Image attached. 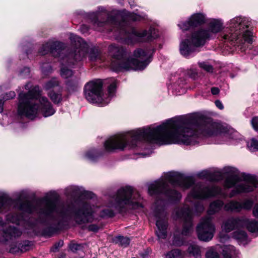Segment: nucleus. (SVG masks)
Returning <instances> with one entry per match:
<instances>
[{
  "instance_id": "9b49d317",
  "label": "nucleus",
  "mask_w": 258,
  "mask_h": 258,
  "mask_svg": "<svg viewBox=\"0 0 258 258\" xmlns=\"http://www.w3.org/2000/svg\"><path fill=\"white\" fill-rule=\"evenodd\" d=\"M225 170L228 176L225 180L224 187L227 188L234 187L229 193V198L240 193L251 191L257 185L258 181L254 175L243 173L239 177L235 173L234 168L228 167Z\"/></svg>"
},
{
  "instance_id": "c03bdc74",
  "label": "nucleus",
  "mask_w": 258,
  "mask_h": 258,
  "mask_svg": "<svg viewBox=\"0 0 258 258\" xmlns=\"http://www.w3.org/2000/svg\"><path fill=\"white\" fill-rule=\"evenodd\" d=\"M5 100L4 97L0 96V112H2L3 111V105Z\"/></svg>"
},
{
  "instance_id": "0eeeda50",
  "label": "nucleus",
  "mask_w": 258,
  "mask_h": 258,
  "mask_svg": "<svg viewBox=\"0 0 258 258\" xmlns=\"http://www.w3.org/2000/svg\"><path fill=\"white\" fill-rule=\"evenodd\" d=\"M119 19L118 16L115 18L108 17L105 22L95 21L94 23L97 26H111L112 28L110 31L114 30L116 33V39L127 44H133L139 41H149L158 37L157 30L153 27H150L148 30H137L133 29L131 33H129L127 31L126 22L124 21L119 22Z\"/></svg>"
},
{
  "instance_id": "b1692460",
  "label": "nucleus",
  "mask_w": 258,
  "mask_h": 258,
  "mask_svg": "<svg viewBox=\"0 0 258 258\" xmlns=\"http://www.w3.org/2000/svg\"><path fill=\"white\" fill-rule=\"evenodd\" d=\"M48 95L54 103H59L62 100V94L60 92L51 91L48 93Z\"/></svg>"
},
{
  "instance_id": "de8ad7c7",
  "label": "nucleus",
  "mask_w": 258,
  "mask_h": 258,
  "mask_svg": "<svg viewBox=\"0 0 258 258\" xmlns=\"http://www.w3.org/2000/svg\"><path fill=\"white\" fill-rule=\"evenodd\" d=\"M211 93L213 95H217L219 93V89L217 87H212L211 88Z\"/></svg>"
},
{
  "instance_id": "2eb2a0df",
  "label": "nucleus",
  "mask_w": 258,
  "mask_h": 258,
  "mask_svg": "<svg viewBox=\"0 0 258 258\" xmlns=\"http://www.w3.org/2000/svg\"><path fill=\"white\" fill-rule=\"evenodd\" d=\"M206 21V17L202 13L194 14L190 16L188 20L185 22H180L178 26L182 31H186L190 28L196 27L204 23Z\"/></svg>"
},
{
  "instance_id": "37998d69",
  "label": "nucleus",
  "mask_w": 258,
  "mask_h": 258,
  "mask_svg": "<svg viewBox=\"0 0 258 258\" xmlns=\"http://www.w3.org/2000/svg\"><path fill=\"white\" fill-rule=\"evenodd\" d=\"M252 214L254 217L258 218V203L254 206Z\"/></svg>"
},
{
  "instance_id": "39448f33",
  "label": "nucleus",
  "mask_w": 258,
  "mask_h": 258,
  "mask_svg": "<svg viewBox=\"0 0 258 258\" xmlns=\"http://www.w3.org/2000/svg\"><path fill=\"white\" fill-rule=\"evenodd\" d=\"M108 53L112 59L111 68L114 71L120 72L131 70H144L151 61V51L138 49L134 52V57H129L122 46L112 44L108 47Z\"/></svg>"
},
{
  "instance_id": "bb28decb",
  "label": "nucleus",
  "mask_w": 258,
  "mask_h": 258,
  "mask_svg": "<svg viewBox=\"0 0 258 258\" xmlns=\"http://www.w3.org/2000/svg\"><path fill=\"white\" fill-rule=\"evenodd\" d=\"M252 200L250 199H245L242 202H240L241 211L242 210H249L253 206Z\"/></svg>"
},
{
  "instance_id": "393cba45",
  "label": "nucleus",
  "mask_w": 258,
  "mask_h": 258,
  "mask_svg": "<svg viewBox=\"0 0 258 258\" xmlns=\"http://www.w3.org/2000/svg\"><path fill=\"white\" fill-rule=\"evenodd\" d=\"M115 242L123 247H126L130 244V240L127 237L118 236L115 238Z\"/></svg>"
},
{
  "instance_id": "aec40b11",
  "label": "nucleus",
  "mask_w": 258,
  "mask_h": 258,
  "mask_svg": "<svg viewBox=\"0 0 258 258\" xmlns=\"http://www.w3.org/2000/svg\"><path fill=\"white\" fill-rule=\"evenodd\" d=\"M222 253L224 258H237L238 252L234 246L226 245L224 247Z\"/></svg>"
},
{
  "instance_id": "a878e982",
  "label": "nucleus",
  "mask_w": 258,
  "mask_h": 258,
  "mask_svg": "<svg viewBox=\"0 0 258 258\" xmlns=\"http://www.w3.org/2000/svg\"><path fill=\"white\" fill-rule=\"evenodd\" d=\"M67 85L68 90L70 92L76 91L80 87L78 79H76L73 82H68Z\"/></svg>"
},
{
  "instance_id": "7c9ffc66",
  "label": "nucleus",
  "mask_w": 258,
  "mask_h": 258,
  "mask_svg": "<svg viewBox=\"0 0 258 258\" xmlns=\"http://www.w3.org/2000/svg\"><path fill=\"white\" fill-rule=\"evenodd\" d=\"M22 219L21 216L17 215L9 214L7 216V221L13 223L19 224L20 220Z\"/></svg>"
},
{
  "instance_id": "473e14b6",
  "label": "nucleus",
  "mask_w": 258,
  "mask_h": 258,
  "mask_svg": "<svg viewBox=\"0 0 258 258\" xmlns=\"http://www.w3.org/2000/svg\"><path fill=\"white\" fill-rule=\"evenodd\" d=\"M89 56L92 61H97L101 59V55L97 50H93L90 52Z\"/></svg>"
},
{
  "instance_id": "412c9836",
  "label": "nucleus",
  "mask_w": 258,
  "mask_h": 258,
  "mask_svg": "<svg viewBox=\"0 0 258 258\" xmlns=\"http://www.w3.org/2000/svg\"><path fill=\"white\" fill-rule=\"evenodd\" d=\"M224 206V203L222 201H215L210 204L208 211V214L209 215H213L219 212Z\"/></svg>"
},
{
  "instance_id": "603ef678",
  "label": "nucleus",
  "mask_w": 258,
  "mask_h": 258,
  "mask_svg": "<svg viewBox=\"0 0 258 258\" xmlns=\"http://www.w3.org/2000/svg\"><path fill=\"white\" fill-rule=\"evenodd\" d=\"M42 71H43V72H45V70H44V67H43L42 68Z\"/></svg>"
},
{
  "instance_id": "20e7f679",
  "label": "nucleus",
  "mask_w": 258,
  "mask_h": 258,
  "mask_svg": "<svg viewBox=\"0 0 258 258\" xmlns=\"http://www.w3.org/2000/svg\"><path fill=\"white\" fill-rule=\"evenodd\" d=\"M70 39L72 45L75 47L74 51L64 55V44L58 42L49 40L44 44L40 53L45 55L50 52L55 56L60 57L62 67L60 75L62 78L67 79L73 75V72L68 69L67 66H71L76 62L81 61L87 52V44L80 37L73 34H70Z\"/></svg>"
},
{
  "instance_id": "a19ab883",
  "label": "nucleus",
  "mask_w": 258,
  "mask_h": 258,
  "mask_svg": "<svg viewBox=\"0 0 258 258\" xmlns=\"http://www.w3.org/2000/svg\"><path fill=\"white\" fill-rule=\"evenodd\" d=\"M183 240H177V238L176 237H174V239L173 241V244L174 245H177V246H180L183 244Z\"/></svg>"
},
{
  "instance_id": "3c124183",
  "label": "nucleus",
  "mask_w": 258,
  "mask_h": 258,
  "mask_svg": "<svg viewBox=\"0 0 258 258\" xmlns=\"http://www.w3.org/2000/svg\"><path fill=\"white\" fill-rule=\"evenodd\" d=\"M46 64V68H47V67L50 68V66H49V64H47H47Z\"/></svg>"
},
{
  "instance_id": "5701e85b",
  "label": "nucleus",
  "mask_w": 258,
  "mask_h": 258,
  "mask_svg": "<svg viewBox=\"0 0 258 258\" xmlns=\"http://www.w3.org/2000/svg\"><path fill=\"white\" fill-rule=\"evenodd\" d=\"M100 156L101 154L95 149L89 150L85 154V158L91 161H96Z\"/></svg>"
},
{
  "instance_id": "58836bf2",
  "label": "nucleus",
  "mask_w": 258,
  "mask_h": 258,
  "mask_svg": "<svg viewBox=\"0 0 258 258\" xmlns=\"http://www.w3.org/2000/svg\"><path fill=\"white\" fill-rule=\"evenodd\" d=\"M251 124L255 130H258V117H253L251 120Z\"/></svg>"
},
{
  "instance_id": "f8f14e48",
  "label": "nucleus",
  "mask_w": 258,
  "mask_h": 258,
  "mask_svg": "<svg viewBox=\"0 0 258 258\" xmlns=\"http://www.w3.org/2000/svg\"><path fill=\"white\" fill-rule=\"evenodd\" d=\"M110 83L108 88V97L104 99L102 92V82L101 80L90 81L85 86L84 93L86 99L90 102L103 106L107 104L110 99L114 94L116 87V81L114 79L108 80Z\"/></svg>"
},
{
  "instance_id": "9d476101",
  "label": "nucleus",
  "mask_w": 258,
  "mask_h": 258,
  "mask_svg": "<svg viewBox=\"0 0 258 258\" xmlns=\"http://www.w3.org/2000/svg\"><path fill=\"white\" fill-rule=\"evenodd\" d=\"M251 22L248 19L243 17H236L228 23L229 27L222 33V37L226 41L237 45L252 42V35L249 27Z\"/></svg>"
},
{
  "instance_id": "6ab92c4d",
  "label": "nucleus",
  "mask_w": 258,
  "mask_h": 258,
  "mask_svg": "<svg viewBox=\"0 0 258 258\" xmlns=\"http://www.w3.org/2000/svg\"><path fill=\"white\" fill-rule=\"evenodd\" d=\"M187 252L190 258H202L201 247L196 243L189 244Z\"/></svg>"
},
{
  "instance_id": "8fccbe9b",
  "label": "nucleus",
  "mask_w": 258,
  "mask_h": 258,
  "mask_svg": "<svg viewBox=\"0 0 258 258\" xmlns=\"http://www.w3.org/2000/svg\"><path fill=\"white\" fill-rule=\"evenodd\" d=\"M131 0H129V4H130L131 6V7H133V5L131 4Z\"/></svg>"
},
{
  "instance_id": "6e6552de",
  "label": "nucleus",
  "mask_w": 258,
  "mask_h": 258,
  "mask_svg": "<svg viewBox=\"0 0 258 258\" xmlns=\"http://www.w3.org/2000/svg\"><path fill=\"white\" fill-rule=\"evenodd\" d=\"M141 198L139 192L131 186H125L118 189L112 198L107 206L99 213L102 217H111L115 212H120L126 207L133 209L142 208Z\"/></svg>"
},
{
  "instance_id": "423d86ee",
  "label": "nucleus",
  "mask_w": 258,
  "mask_h": 258,
  "mask_svg": "<svg viewBox=\"0 0 258 258\" xmlns=\"http://www.w3.org/2000/svg\"><path fill=\"white\" fill-rule=\"evenodd\" d=\"M55 112L48 99L40 95L38 87H35L27 93H22L19 95L18 112L21 116L34 119L39 113H41L44 117H48Z\"/></svg>"
},
{
  "instance_id": "4468645a",
  "label": "nucleus",
  "mask_w": 258,
  "mask_h": 258,
  "mask_svg": "<svg viewBox=\"0 0 258 258\" xmlns=\"http://www.w3.org/2000/svg\"><path fill=\"white\" fill-rule=\"evenodd\" d=\"M196 231L199 239L208 242L213 237L215 232V227L209 217L203 218L197 226Z\"/></svg>"
},
{
  "instance_id": "c85d7f7f",
  "label": "nucleus",
  "mask_w": 258,
  "mask_h": 258,
  "mask_svg": "<svg viewBox=\"0 0 258 258\" xmlns=\"http://www.w3.org/2000/svg\"><path fill=\"white\" fill-rule=\"evenodd\" d=\"M206 258H219V255L214 247L208 248L206 252Z\"/></svg>"
},
{
  "instance_id": "7ed1b4c3",
  "label": "nucleus",
  "mask_w": 258,
  "mask_h": 258,
  "mask_svg": "<svg viewBox=\"0 0 258 258\" xmlns=\"http://www.w3.org/2000/svg\"><path fill=\"white\" fill-rule=\"evenodd\" d=\"M24 194V191L17 193V201H15L6 195L0 193V213L12 208L29 213L36 212L54 221L59 227H62L73 218L79 224L92 222L95 215L99 212V208L92 207L90 200L83 202L78 210H73L70 207L65 208L63 205L58 204L49 194L40 200L34 207L30 202L21 203Z\"/></svg>"
},
{
  "instance_id": "f3484780",
  "label": "nucleus",
  "mask_w": 258,
  "mask_h": 258,
  "mask_svg": "<svg viewBox=\"0 0 258 258\" xmlns=\"http://www.w3.org/2000/svg\"><path fill=\"white\" fill-rule=\"evenodd\" d=\"M66 194L72 197H77L81 195H84L86 198H92L93 194L89 191H84L82 188H80L76 186H70L68 187L66 190Z\"/></svg>"
},
{
  "instance_id": "f704fd0d",
  "label": "nucleus",
  "mask_w": 258,
  "mask_h": 258,
  "mask_svg": "<svg viewBox=\"0 0 258 258\" xmlns=\"http://www.w3.org/2000/svg\"><path fill=\"white\" fill-rule=\"evenodd\" d=\"M199 176L201 178H206L211 181V179H213L212 177V172L209 170H204L202 171L199 174Z\"/></svg>"
},
{
  "instance_id": "e433bc0d",
  "label": "nucleus",
  "mask_w": 258,
  "mask_h": 258,
  "mask_svg": "<svg viewBox=\"0 0 258 258\" xmlns=\"http://www.w3.org/2000/svg\"><path fill=\"white\" fill-rule=\"evenodd\" d=\"M130 20L133 21H139L144 18V16H142L136 14H131L128 17Z\"/></svg>"
},
{
  "instance_id": "09e8293b",
  "label": "nucleus",
  "mask_w": 258,
  "mask_h": 258,
  "mask_svg": "<svg viewBox=\"0 0 258 258\" xmlns=\"http://www.w3.org/2000/svg\"><path fill=\"white\" fill-rule=\"evenodd\" d=\"M141 155H142L143 157H145L147 156V155H149V154L141 153Z\"/></svg>"
},
{
  "instance_id": "79ce46f5",
  "label": "nucleus",
  "mask_w": 258,
  "mask_h": 258,
  "mask_svg": "<svg viewBox=\"0 0 258 258\" xmlns=\"http://www.w3.org/2000/svg\"><path fill=\"white\" fill-rule=\"evenodd\" d=\"M98 229V227L94 224H92L88 226V229L89 231L95 232L97 231Z\"/></svg>"
},
{
  "instance_id": "ea45409f",
  "label": "nucleus",
  "mask_w": 258,
  "mask_h": 258,
  "mask_svg": "<svg viewBox=\"0 0 258 258\" xmlns=\"http://www.w3.org/2000/svg\"><path fill=\"white\" fill-rule=\"evenodd\" d=\"M81 247V245L77 243H72L70 245V248L73 251H75L79 249Z\"/></svg>"
},
{
  "instance_id": "c756f323",
  "label": "nucleus",
  "mask_w": 258,
  "mask_h": 258,
  "mask_svg": "<svg viewBox=\"0 0 258 258\" xmlns=\"http://www.w3.org/2000/svg\"><path fill=\"white\" fill-rule=\"evenodd\" d=\"M59 85V82L57 79L54 78L48 81L44 86V88L46 90H50L55 86Z\"/></svg>"
},
{
  "instance_id": "dca6fc26",
  "label": "nucleus",
  "mask_w": 258,
  "mask_h": 258,
  "mask_svg": "<svg viewBox=\"0 0 258 258\" xmlns=\"http://www.w3.org/2000/svg\"><path fill=\"white\" fill-rule=\"evenodd\" d=\"M7 223H4L0 218V227L2 228L3 236L0 238V242H5L20 236L22 231L18 228L8 226Z\"/></svg>"
},
{
  "instance_id": "4be33fe9",
  "label": "nucleus",
  "mask_w": 258,
  "mask_h": 258,
  "mask_svg": "<svg viewBox=\"0 0 258 258\" xmlns=\"http://www.w3.org/2000/svg\"><path fill=\"white\" fill-rule=\"evenodd\" d=\"M233 237L243 244L246 243L247 239L246 233L240 229H237L233 233Z\"/></svg>"
},
{
  "instance_id": "c9c22d12",
  "label": "nucleus",
  "mask_w": 258,
  "mask_h": 258,
  "mask_svg": "<svg viewBox=\"0 0 258 258\" xmlns=\"http://www.w3.org/2000/svg\"><path fill=\"white\" fill-rule=\"evenodd\" d=\"M212 177L213 179H211V181L219 180L223 178V175L221 172L216 171L212 172Z\"/></svg>"
},
{
  "instance_id": "72a5a7b5",
  "label": "nucleus",
  "mask_w": 258,
  "mask_h": 258,
  "mask_svg": "<svg viewBox=\"0 0 258 258\" xmlns=\"http://www.w3.org/2000/svg\"><path fill=\"white\" fill-rule=\"evenodd\" d=\"M247 146L251 151H258V141L254 139H252L248 143Z\"/></svg>"
},
{
  "instance_id": "a211bd4d",
  "label": "nucleus",
  "mask_w": 258,
  "mask_h": 258,
  "mask_svg": "<svg viewBox=\"0 0 258 258\" xmlns=\"http://www.w3.org/2000/svg\"><path fill=\"white\" fill-rule=\"evenodd\" d=\"M223 208L227 212H240L241 211L240 202L235 200H230L224 205Z\"/></svg>"
},
{
  "instance_id": "4c0bfd02",
  "label": "nucleus",
  "mask_w": 258,
  "mask_h": 258,
  "mask_svg": "<svg viewBox=\"0 0 258 258\" xmlns=\"http://www.w3.org/2000/svg\"><path fill=\"white\" fill-rule=\"evenodd\" d=\"M16 96V94L14 91H10L8 93H6L3 97L6 100L11 99L14 98Z\"/></svg>"
},
{
  "instance_id": "49530a36",
  "label": "nucleus",
  "mask_w": 258,
  "mask_h": 258,
  "mask_svg": "<svg viewBox=\"0 0 258 258\" xmlns=\"http://www.w3.org/2000/svg\"><path fill=\"white\" fill-rule=\"evenodd\" d=\"M63 245V241H59L57 243L54 245V247H53V251H55L56 250L58 247L62 246Z\"/></svg>"
},
{
  "instance_id": "f03ea898",
  "label": "nucleus",
  "mask_w": 258,
  "mask_h": 258,
  "mask_svg": "<svg viewBox=\"0 0 258 258\" xmlns=\"http://www.w3.org/2000/svg\"><path fill=\"white\" fill-rule=\"evenodd\" d=\"M169 184L174 186H179L183 189L192 187L184 206L176 209L173 214L174 219L183 222L181 234L184 236L189 235L192 231V212L191 208H194L195 213L197 214L204 210L203 205L198 201L199 199L216 195H220L224 198L226 197V195L219 187L206 186L200 183L195 184L192 179L184 178L178 173L170 172L165 173L160 179L148 185L149 194L151 196L158 195V199L152 207V216L156 220V234L159 240L165 239L167 236L168 223L165 211L166 204L178 202L181 198L180 193L175 189H168Z\"/></svg>"
},
{
  "instance_id": "cd10ccee",
  "label": "nucleus",
  "mask_w": 258,
  "mask_h": 258,
  "mask_svg": "<svg viewBox=\"0 0 258 258\" xmlns=\"http://www.w3.org/2000/svg\"><path fill=\"white\" fill-rule=\"evenodd\" d=\"M165 258H182V254L179 249H173L168 252Z\"/></svg>"
},
{
  "instance_id": "1a4fd4ad",
  "label": "nucleus",
  "mask_w": 258,
  "mask_h": 258,
  "mask_svg": "<svg viewBox=\"0 0 258 258\" xmlns=\"http://www.w3.org/2000/svg\"><path fill=\"white\" fill-rule=\"evenodd\" d=\"M209 29H200L193 32L190 36L181 41L180 52L185 57H189L198 51V48L203 46L208 39L213 38L223 28V23L220 20L212 19L209 23Z\"/></svg>"
},
{
  "instance_id": "ddd939ff",
  "label": "nucleus",
  "mask_w": 258,
  "mask_h": 258,
  "mask_svg": "<svg viewBox=\"0 0 258 258\" xmlns=\"http://www.w3.org/2000/svg\"><path fill=\"white\" fill-rule=\"evenodd\" d=\"M244 227L251 233H258V221L244 217H230L225 220L221 225L222 231L226 233Z\"/></svg>"
},
{
  "instance_id": "2f4dec72",
  "label": "nucleus",
  "mask_w": 258,
  "mask_h": 258,
  "mask_svg": "<svg viewBox=\"0 0 258 258\" xmlns=\"http://www.w3.org/2000/svg\"><path fill=\"white\" fill-rule=\"evenodd\" d=\"M200 68L205 70L208 73H212L213 71V68L212 65L209 64L208 62H199L198 63Z\"/></svg>"
},
{
  "instance_id": "f257e3e1",
  "label": "nucleus",
  "mask_w": 258,
  "mask_h": 258,
  "mask_svg": "<svg viewBox=\"0 0 258 258\" xmlns=\"http://www.w3.org/2000/svg\"><path fill=\"white\" fill-rule=\"evenodd\" d=\"M220 129L219 124L208 122L197 115L179 116L157 126H147L111 137L105 142L104 147L107 152H112L125 149H142L144 143L195 145L202 136L217 135Z\"/></svg>"
},
{
  "instance_id": "a18cd8bd",
  "label": "nucleus",
  "mask_w": 258,
  "mask_h": 258,
  "mask_svg": "<svg viewBox=\"0 0 258 258\" xmlns=\"http://www.w3.org/2000/svg\"><path fill=\"white\" fill-rule=\"evenodd\" d=\"M216 106L220 109H223L224 107L222 102L219 100H216L215 102Z\"/></svg>"
},
{
  "instance_id": "864d4df0",
  "label": "nucleus",
  "mask_w": 258,
  "mask_h": 258,
  "mask_svg": "<svg viewBox=\"0 0 258 258\" xmlns=\"http://www.w3.org/2000/svg\"><path fill=\"white\" fill-rule=\"evenodd\" d=\"M26 70H27V71L28 72H29V69H26Z\"/></svg>"
}]
</instances>
